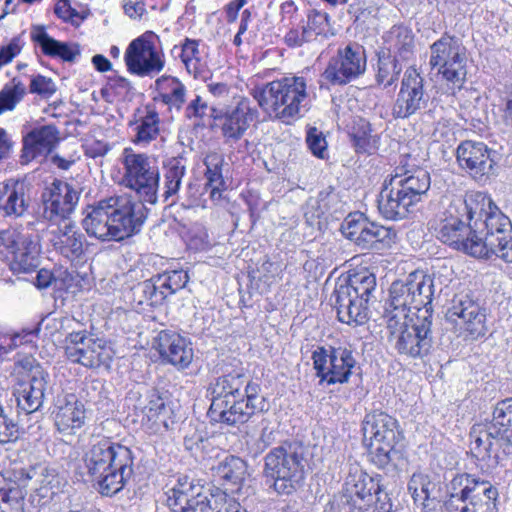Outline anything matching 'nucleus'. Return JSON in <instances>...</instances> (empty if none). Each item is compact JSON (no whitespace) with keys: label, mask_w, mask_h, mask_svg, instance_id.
<instances>
[{"label":"nucleus","mask_w":512,"mask_h":512,"mask_svg":"<svg viewBox=\"0 0 512 512\" xmlns=\"http://www.w3.org/2000/svg\"><path fill=\"white\" fill-rule=\"evenodd\" d=\"M251 95L271 119L292 124L309 110L314 95L302 76H288L256 86Z\"/></svg>","instance_id":"1"},{"label":"nucleus","mask_w":512,"mask_h":512,"mask_svg":"<svg viewBox=\"0 0 512 512\" xmlns=\"http://www.w3.org/2000/svg\"><path fill=\"white\" fill-rule=\"evenodd\" d=\"M84 461L89 475L97 482L99 492L105 496L121 491L133 475L132 451L109 438L93 443Z\"/></svg>","instance_id":"2"},{"label":"nucleus","mask_w":512,"mask_h":512,"mask_svg":"<svg viewBox=\"0 0 512 512\" xmlns=\"http://www.w3.org/2000/svg\"><path fill=\"white\" fill-rule=\"evenodd\" d=\"M485 202L481 192L458 196L450 200L433 220L430 228L438 240L474 257V246L478 244L473 233L475 209Z\"/></svg>","instance_id":"3"},{"label":"nucleus","mask_w":512,"mask_h":512,"mask_svg":"<svg viewBox=\"0 0 512 512\" xmlns=\"http://www.w3.org/2000/svg\"><path fill=\"white\" fill-rule=\"evenodd\" d=\"M470 450L481 469L498 464L497 449L502 440L512 445V398L497 403L490 422L475 424L470 431Z\"/></svg>","instance_id":"4"},{"label":"nucleus","mask_w":512,"mask_h":512,"mask_svg":"<svg viewBox=\"0 0 512 512\" xmlns=\"http://www.w3.org/2000/svg\"><path fill=\"white\" fill-rule=\"evenodd\" d=\"M305 450L297 443H285L271 449L264 457L263 475L278 495H292L305 480Z\"/></svg>","instance_id":"5"},{"label":"nucleus","mask_w":512,"mask_h":512,"mask_svg":"<svg viewBox=\"0 0 512 512\" xmlns=\"http://www.w3.org/2000/svg\"><path fill=\"white\" fill-rule=\"evenodd\" d=\"M434 294L433 279L421 270L411 272L405 279L394 281L389 289V316L397 319L409 318L412 309L422 315H431V303Z\"/></svg>","instance_id":"6"},{"label":"nucleus","mask_w":512,"mask_h":512,"mask_svg":"<svg viewBox=\"0 0 512 512\" xmlns=\"http://www.w3.org/2000/svg\"><path fill=\"white\" fill-rule=\"evenodd\" d=\"M498 491L486 480L458 474L447 485V512H495Z\"/></svg>","instance_id":"7"},{"label":"nucleus","mask_w":512,"mask_h":512,"mask_svg":"<svg viewBox=\"0 0 512 512\" xmlns=\"http://www.w3.org/2000/svg\"><path fill=\"white\" fill-rule=\"evenodd\" d=\"M387 327L394 339L395 349L402 355L422 358L433 346L431 315H417L415 321L413 318L389 316Z\"/></svg>","instance_id":"8"},{"label":"nucleus","mask_w":512,"mask_h":512,"mask_svg":"<svg viewBox=\"0 0 512 512\" xmlns=\"http://www.w3.org/2000/svg\"><path fill=\"white\" fill-rule=\"evenodd\" d=\"M105 223L111 230L110 241H122L140 232L147 209L130 195H115L105 198Z\"/></svg>","instance_id":"9"},{"label":"nucleus","mask_w":512,"mask_h":512,"mask_svg":"<svg viewBox=\"0 0 512 512\" xmlns=\"http://www.w3.org/2000/svg\"><path fill=\"white\" fill-rule=\"evenodd\" d=\"M362 429L372 461L379 467L386 466L401 439L397 420L385 412L374 411L365 416Z\"/></svg>","instance_id":"10"},{"label":"nucleus","mask_w":512,"mask_h":512,"mask_svg":"<svg viewBox=\"0 0 512 512\" xmlns=\"http://www.w3.org/2000/svg\"><path fill=\"white\" fill-rule=\"evenodd\" d=\"M124 176L126 187L134 190L138 202L155 204L159 186V170L154 158L144 153H135L125 149L123 155Z\"/></svg>","instance_id":"11"},{"label":"nucleus","mask_w":512,"mask_h":512,"mask_svg":"<svg viewBox=\"0 0 512 512\" xmlns=\"http://www.w3.org/2000/svg\"><path fill=\"white\" fill-rule=\"evenodd\" d=\"M268 402L259 383H247L245 397L212 401L208 416L214 422L235 425L246 422L255 413L268 410Z\"/></svg>","instance_id":"12"},{"label":"nucleus","mask_w":512,"mask_h":512,"mask_svg":"<svg viewBox=\"0 0 512 512\" xmlns=\"http://www.w3.org/2000/svg\"><path fill=\"white\" fill-rule=\"evenodd\" d=\"M429 64L438 68L443 78L461 87L466 79V48L462 41L455 36L444 34L430 46Z\"/></svg>","instance_id":"13"},{"label":"nucleus","mask_w":512,"mask_h":512,"mask_svg":"<svg viewBox=\"0 0 512 512\" xmlns=\"http://www.w3.org/2000/svg\"><path fill=\"white\" fill-rule=\"evenodd\" d=\"M0 254L11 255V269L17 273H29L40 264L37 236L23 229L9 227L0 231Z\"/></svg>","instance_id":"14"},{"label":"nucleus","mask_w":512,"mask_h":512,"mask_svg":"<svg viewBox=\"0 0 512 512\" xmlns=\"http://www.w3.org/2000/svg\"><path fill=\"white\" fill-rule=\"evenodd\" d=\"M312 360L320 382L329 385L347 382L356 365L353 351L346 346H318Z\"/></svg>","instance_id":"15"},{"label":"nucleus","mask_w":512,"mask_h":512,"mask_svg":"<svg viewBox=\"0 0 512 512\" xmlns=\"http://www.w3.org/2000/svg\"><path fill=\"white\" fill-rule=\"evenodd\" d=\"M127 70L140 77L159 74L165 67V59L156 47L155 35L145 33L130 42L124 53Z\"/></svg>","instance_id":"16"},{"label":"nucleus","mask_w":512,"mask_h":512,"mask_svg":"<svg viewBox=\"0 0 512 512\" xmlns=\"http://www.w3.org/2000/svg\"><path fill=\"white\" fill-rule=\"evenodd\" d=\"M65 355L72 363L87 368L109 366L112 349L101 339L87 335L86 331L72 332L66 337Z\"/></svg>","instance_id":"17"},{"label":"nucleus","mask_w":512,"mask_h":512,"mask_svg":"<svg viewBox=\"0 0 512 512\" xmlns=\"http://www.w3.org/2000/svg\"><path fill=\"white\" fill-rule=\"evenodd\" d=\"M343 235L361 249H382L394 242L395 232L369 221L361 213L349 214L342 224Z\"/></svg>","instance_id":"18"},{"label":"nucleus","mask_w":512,"mask_h":512,"mask_svg":"<svg viewBox=\"0 0 512 512\" xmlns=\"http://www.w3.org/2000/svg\"><path fill=\"white\" fill-rule=\"evenodd\" d=\"M366 71L365 50L355 44L338 49L325 68L323 79L334 86H343L363 75Z\"/></svg>","instance_id":"19"},{"label":"nucleus","mask_w":512,"mask_h":512,"mask_svg":"<svg viewBox=\"0 0 512 512\" xmlns=\"http://www.w3.org/2000/svg\"><path fill=\"white\" fill-rule=\"evenodd\" d=\"M235 100V105L211 107L212 116L219 121L222 136L227 144L239 141L257 117V110L251 106L248 98Z\"/></svg>","instance_id":"20"},{"label":"nucleus","mask_w":512,"mask_h":512,"mask_svg":"<svg viewBox=\"0 0 512 512\" xmlns=\"http://www.w3.org/2000/svg\"><path fill=\"white\" fill-rule=\"evenodd\" d=\"M448 321L455 323L473 339L486 335V314L484 310L468 294H456L446 312Z\"/></svg>","instance_id":"21"},{"label":"nucleus","mask_w":512,"mask_h":512,"mask_svg":"<svg viewBox=\"0 0 512 512\" xmlns=\"http://www.w3.org/2000/svg\"><path fill=\"white\" fill-rule=\"evenodd\" d=\"M428 100L429 96L424 90V79L415 68L410 67L404 73L392 114L395 118H409L424 109Z\"/></svg>","instance_id":"22"},{"label":"nucleus","mask_w":512,"mask_h":512,"mask_svg":"<svg viewBox=\"0 0 512 512\" xmlns=\"http://www.w3.org/2000/svg\"><path fill=\"white\" fill-rule=\"evenodd\" d=\"M347 503L358 512H364L374 503L382 501L380 476H370L362 470L351 471L344 484Z\"/></svg>","instance_id":"23"},{"label":"nucleus","mask_w":512,"mask_h":512,"mask_svg":"<svg viewBox=\"0 0 512 512\" xmlns=\"http://www.w3.org/2000/svg\"><path fill=\"white\" fill-rule=\"evenodd\" d=\"M79 198L80 192L70 183L54 180L42 194L44 217L49 221L70 220Z\"/></svg>","instance_id":"24"},{"label":"nucleus","mask_w":512,"mask_h":512,"mask_svg":"<svg viewBox=\"0 0 512 512\" xmlns=\"http://www.w3.org/2000/svg\"><path fill=\"white\" fill-rule=\"evenodd\" d=\"M485 202H481L475 209V216L473 219V233L476 235V240L480 242H487L490 236L494 238L501 237L506 232L512 230V223L502 211L492 202L491 198L481 193Z\"/></svg>","instance_id":"25"},{"label":"nucleus","mask_w":512,"mask_h":512,"mask_svg":"<svg viewBox=\"0 0 512 512\" xmlns=\"http://www.w3.org/2000/svg\"><path fill=\"white\" fill-rule=\"evenodd\" d=\"M334 34L330 16L326 12L309 9L306 19L297 26L291 27L286 33L284 41L290 47H300L304 43L316 41L319 37L328 38Z\"/></svg>","instance_id":"26"},{"label":"nucleus","mask_w":512,"mask_h":512,"mask_svg":"<svg viewBox=\"0 0 512 512\" xmlns=\"http://www.w3.org/2000/svg\"><path fill=\"white\" fill-rule=\"evenodd\" d=\"M31 203V185L24 179L8 178L0 182V216L20 218Z\"/></svg>","instance_id":"27"},{"label":"nucleus","mask_w":512,"mask_h":512,"mask_svg":"<svg viewBox=\"0 0 512 512\" xmlns=\"http://www.w3.org/2000/svg\"><path fill=\"white\" fill-rule=\"evenodd\" d=\"M494 155L495 151L488 148L483 142L467 140L457 148L459 165L477 180L490 174L495 164Z\"/></svg>","instance_id":"28"},{"label":"nucleus","mask_w":512,"mask_h":512,"mask_svg":"<svg viewBox=\"0 0 512 512\" xmlns=\"http://www.w3.org/2000/svg\"><path fill=\"white\" fill-rule=\"evenodd\" d=\"M417 204L426 196L431 185L430 174L424 168L401 161L389 176Z\"/></svg>","instance_id":"29"},{"label":"nucleus","mask_w":512,"mask_h":512,"mask_svg":"<svg viewBox=\"0 0 512 512\" xmlns=\"http://www.w3.org/2000/svg\"><path fill=\"white\" fill-rule=\"evenodd\" d=\"M415 205L414 200L395 185L391 178L387 177L384 180L377 198V207L385 219L395 221L405 219Z\"/></svg>","instance_id":"30"},{"label":"nucleus","mask_w":512,"mask_h":512,"mask_svg":"<svg viewBox=\"0 0 512 512\" xmlns=\"http://www.w3.org/2000/svg\"><path fill=\"white\" fill-rule=\"evenodd\" d=\"M86 420L84 404L74 394L59 399L55 411V426L64 436H72L83 427Z\"/></svg>","instance_id":"31"},{"label":"nucleus","mask_w":512,"mask_h":512,"mask_svg":"<svg viewBox=\"0 0 512 512\" xmlns=\"http://www.w3.org/2000/svg\"><path fill=\"white\" fill-rule=\"evenodd\" d=\"M60 141V131L55 125H43L32 129L23 137L21 159L30 162L38 156L52 152Z\"/></svg>","instance_id":"32"},{"label":"nucleus","mask_w":512,"mask_h":512,"mask_svg":"<svg viewBox=\"0 0 512 512\" xmlns=\"http://www.w3.org/2000/svg\"><path fill=\"white\" fill-rule=\"evenodd\" d=\"M156 349L163 360L179 368L188 367L193 359L191 343L175 332L161 331L157 337Z\"/></svg>","instance_id":"33"},{"label":"nucleus","mask_w":512,"mask_h":512,"mask_svg":"<svg viewBox=\"0 0 512 512\" xmlns=\"http://www.w3.org/2000/svg\"><path fill=\"white\" fill-rule=\"evenodd\" d=\"M50 242L54 249L68 259L79 258L83 253V235L71 220L60 222L51 231Z\"/></svg>","instance_id":"34"},{"label":"nucleus","mask_w":512,"mask_h":512,"mask_svg":"<svg viewBox=\"0 0 512 512\" xmlns=\"http://www.w3.org/2000/svg\"><path fill=\"white\" fill-rule=\"evenodd\" d=\"M154 89L157 95L155 101L164 104L169 111H181L187 101V87L177 77L172 75H162L154 83Z\"/></svg>","instance_id":"35"},{"label":"nucleus","mask_w":512,"mask_h":512,"mask_svg":"<svg viewBox=\"0 0 512 512\" xmlns=\"http://www.w3.org/2000/svg\"><path fill=\"white\" fill-rule=\"evenodd\" d=\"M33 375L28 382H20L14 390L17 406L26 414L37 411L43 404L46 387L45 378L41 372Z\"/></svg>","instance_id":"36"},{"label":"nucleus","mask_w":512,"mask_h":512,"mask_svg":"<svg viewBox=\"0 0 512 512\" xmlns=\"http://www.w3.org/2000/svg\"><path fill=\"white\" fill-rule=\"evenodd\" d=\"M383 40L388 55L396 59L407 62L414 55V34L405 25L392 26L383 36Z\"/></svg>","instance_id":"37"},{"label":"nucleus","mask_w":512,"mask_h":512,"mask_svg":"<svg viewBox=\"0 0 512 512\" xmlns=\"http://www.w3.org/2000/svg\"><path fill=\"white\" fill-rule=\"evenodd\" d=\"M334 307L340 322L348 325H362L368 320V302L334 291Z\"/></svg>","instance_id":"38"},{"label":"nucleus","mask_w":512,"mask_h":512,"mask_svg":"<svg viewBox=\"0 0 512 512\" xmlns=\"http://www.w3.org/2000/svg\"><path fill=\"white\" fill-rule=\"evenodd\" d=\"M141 404L142 423L153 430H158L160 426L168 427L170 408L157 390L148 391Z\"/></svg>","instance_id":"39"},{"label":"nucleus","mask_w":512,"mask_h":512,"mask_svg":"<svg viewBox=\"0 0 512 512\" xmlns=\"http://www.w3.org/2000/svg\"><path fill=\"white\" fill-rule=\"evenodd\" d=\"M134 134V143L147 145L160 134V116L156 109L146 106L144 111L130 123Z\"/></svg>","instance_id":"40"},{"label":"nucleus","mask_w":512,"mask_h":512,"mask_svg":"<svg viewBox=\"0 0 512 512\" xmlns=\"http://www.w3.org/2000/svg\"><path fill=\"white\" fill-rule=\"evenodd\" d=\"M435 484L432 483L427 475L414 473L408 483L414 503L421 508L423 512H435L439 501L432 495Z\"/></svg>","instance_id":"41"},{"label":"nucleus","mask_w":512,"mask_h":512,"mask_svg":"<svg viewBox=\"0 0 512 512\" xmlns=\"http://www.w3.org/2000/svg\"><path fill=\"white\" fill-rule=\"evenodd\" d=\"M173 53L179 52L187 72L195 78L204 77L207 72L206 53L199 49V42L186 39L181 46H174Z\"/></svg>","instance_id":"42"},{"label":"nucleus","mask_w":512,"mask_h":512,"mask_svg":"<svg viewBox=\"0 0 512 512\" xmlns=\"http://www.w3.org/2000/svg\"><path fill=\"white\" fill-rule=\"evenodd\" d=\"M204 164L206 166L205 177L207 180L205 189L209 191L211 200L217 203L221 200L222 192L226 189V182L222 174L224 157L216 152L208 153L204 159Z\"/></svg>","instance_id":"43"},{"label":"nucleus","mask_w":512,"mask_h":512,"mask_svg":"<svg viewBox=\"0 0 512 512\" xmlns=\"http://www.w3.org/2000/svg\"><path fill=\"white\" fill-rule=\"evenodd\" d=\"M105 199L87 206L84 211L82 226L89 237L96 238L100 241H110V228L105 223Z\"/></svg>","instance_id":"44"},{"label":"nucleus","mask_w":512,"mask_h":512,"mask_svg":"<svg viewBox=\"0 0 512 512\" xmlns=\"http://www.w3.org/2000/svg\"><path fill=\"white\" fill-rule=\"evenodd\" d=\"M32 39L37 43L45 55L58 57L64 61L72 62L79 55L77 46L60 42L49 36L43 28L37 27L32 31Z\"/></svg>","instance_id":"45"},{"label":"nucleus","mask_w":512,"mask_h":512,"mask_svg":"<svg viewBox=\"0 0 512 512\" xmlns=\"http://www.w3.org/2000/svg\"><path fill=\"white\" fill-rule=\"evenodd\" d=\"M248 381L242 374H228L218 377L211 386L212 401H221L231 398L245 397Z\"/></svg>","instance_id":"46"},{"label":"nucleus","mask_w":512,"mask_h":512,"mask_svg":"<svg viewBox=\"0 0 512 512\" xmlns=\"http://www.w3.org/2000/svg\"><path fill=\"white\" fill-rule=\"evenodd\" d=\"M496 256L506 263H512V229L501 237L490 236L487 242H480L474 246V257L490 258Z\"/></svg>","instance_id":"47"},{"label":"nucleus","mask_w":512,"mask_h":512,"mask_svg":"<svg viewBox=\"0 0 512 512\" xmlns=\"http://www.w3.org/2000/svg\"><path fill=\"white\" fill-rule=\"evenodd\" d=\"M375 288V275L365 271L353 275L347 283L338 285L335 291L369 302L370 295Z\"/></svg>","instance_id":"48"},{"label":"nucleus","mask_w":512,"mask_h":512,"mask_svg":"<svg viewBox=\"0 0 512 512\" xmlns=\"http://www.w3.org/2000/svg\"><path fill=\"white\" fill-rule=\"evenodd\" d=\"M226 493L219 488L196 492L191 496L190 506L185 512H222L225 505Z\"/></svg>","instance_id":"49"},{"label":"nucleus","mask_w":512,"mask_h":512,"mask_svg":"<svg viewBox=\"0 0 512 512\" xmlns=\"http://www.w3.org/2000/svg\"><path fill=\"white\" fill-rule=\"evenodd\" d=\"M349 135L358 153L372 154L379 147V137L372 134L370 123L363 118L354 121Z\"/></svg>","instance_id":"50"},{"label":"nucleus","mask_w":512,"mask_h":512,"mask_svg":"<svg viewBox=\"0 0 512 512\" xmlns=\"http://www.w3.org/2000/svg\"><path fill=\"white\" fill-rule=\"evenodd\" d=\"M185 173L186 165L182 158L172 157L163 163V196L166 200L178 193Z\"/></svg>","instance_id":"51"},{"label":"nucleus","mask_w":512,"mask_h":512,"mask_svg":"<svg viewBox=\"0 0 512 512\" xmlns=\"http://www.w3.org/2000/svg\"><path fill=\"white\" fill-rule=\"evenodd\" d=\"M195 487L187 477L179 478L177 483L166 492V504L172 512H185L190 506L191 496L195 495Z\"/></svg>","instance_id":"52"},{"label":"nucleus","mask_w":512,"mask_h":512,"mask_svg":"<svg viewBox=\"0 0 512 512\" xmlns=\"http://www.w3.org/2000/svg\"><path fill=\"white\" fill-rule=\"evenodd\" d=\"M246 468L245 461L233 455L225 456L216 466L211 467L215 475L234 485H238L244 480Z\"/></svg>","instance_id":"53"},{"label":"nucleus","mask_w":512,"mask_h":512,"mask_svg":"<svg viewBox=\"0 0 512 512\" xmlns=\"http://www.w3.org/2000/svg\"><path fill=\"white\" fill-rule=\"evenodd\" d=\"M403 63L404 61L388 54H379L376 74L377 83L383 85L384 88L393 85L399 78L403 69Z\"/></svg>","instance_id":"54"},{"label":"nucleus","mask_w":512,"mask_h":512,"mask_svg":"<svg viewBox=\"0 0 512 512\" xmlns=\"http://www.w3.org/2000/svg\"><path fill=\"white\" fill-rule=\"evenodd\" d=\"M25 94V84L19 78L14 77L0 91V115L6 111H12Z\"/></svg>","instance_id":"55"},{"label":"nucleus","mask_w":512,"mask_h":512,"mask_svg":"<svg viewBox=\"0 0 512 512\" xmlns=\"http://www.w3.org/2000/svg\"><path fill=\"white\" fill-rule=\"evenodd\" d=\"M189 280L187 272L172 270L157 276L158 287L162 288L166 298L184 288Z\"/></svg>","instance_id":"56"},{"label":"nucleus","mask_w":512,"mask_h":512,"mask_svg":"<svg viewBox=\"0 0 512 512\" xmlns=\"http://www.w3.org/2000/svg\"><path fill=\"white\" fill-rule=\"evenodd\" d=\"M24 492L15 486L0 492V512H24Z\"/></svg>","instance_id":"57"},{"label":"nucleus","mask_w":512,"mask_h":512,"mask_svg":"<svg viewBox=\"0 0 512 512\" xmlns=\"http://www.w3.org/2000/svg\"><path fill=\"white\" fill-rule=\"evenodd\" d=\"M207 87L208 91L218 101L217 105L213 107L223 108L235 105L236 98H245L244 96L238 95L234 88L225 83H210Z\"/></svg>","instance_id":"58"},{"label":"nucleus","mask_w":512,"mask_h":512,"mask_svg":"<svg viewBox=\"0 0 512 512\" xmlns=\"http://www.w3.org/2000/svg\"><path fill=\"white\" fill-rule=\"evenodd\" d=\"M211 111V107L208 106L202 96L195 95L184 108V117L191 121L193 124H199Z\"/></svg>","instance_id":"59"},{"label":"nucleus","mask_w":512,"mask_h":512,"mask_svg":"<svg viewBox=\"0 0 512 512\" xmlns=\"http://www.w3.org/2000/svg\"><path fill=\"white\" fill-rule=\"evenodd\" d=\"M135 293L143 295L144 300L150 305H158L166 299V296L162 288L158 287L157 278L153 280H146L139 283L134 288Z\"/></svg>","instance_id":"60"},{"label":"nucleus","mask_w":512,"mask_h":512,"mask_svg":"<svg viewBox=\"0 0 512 512\" xmlns=\"http://www.w3.org/2000/svg\"><path fill=\"white\" fill-rule=\"evenodd\" d=\"M20 437V430L17 423L9 419L0 405V444H8L17 441Z\"/></svg>","instance_id":"61"},{"label":"nucleus","mask_w":512,"mask_h":512,"mask_svg":"<svg viewBox=\"0 0 512 512\" xmlns=\"http://www.w3.org/2000/svg\"><path fill=\"white\" fill-rule=\"evenodd\" d=\"M56 90V84L51 78L39 74L32 76L30 80V93L37 94L42 98L49 99L55 94Z\"/></svg>","instance_id":"62"},{"label":"nucleus","mask_w":512,"mask_h":512,"mask_svg":"<svg viewBox=\"0 0 512 512\" xmlns=\"http://www.w3.org/2000/svg\"><path fill=\"white\" fill-rule=\"evenodd\" d=\"M498 114L503 125L512 130V84L505 87L500 97Z\"/></svg>","instance_id":"63"},{"label":"nucleus","mask_w":512,"mask_h":512,"mask_svg":"<svg viewBox=\"0 0 512 512\" xmlns=\"http://www.w3.org/2000/svg\"><path fill=\"white\" fill-rule=\"evenodd\" d=\"M306 143L310 151L318 158H324L327 152V142L321 131L310 128L307 132Z\"/></svg>","instance_id":"64"}]
</instances>
